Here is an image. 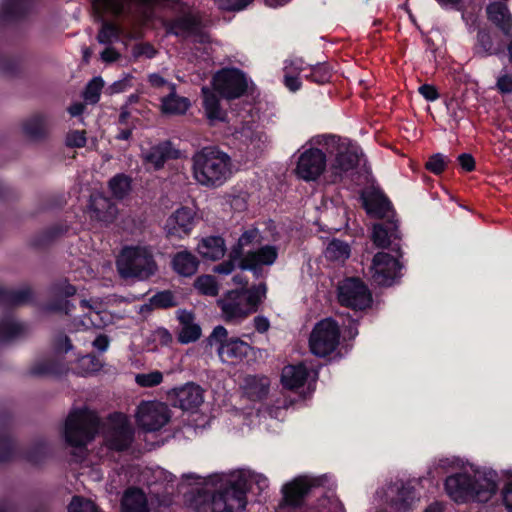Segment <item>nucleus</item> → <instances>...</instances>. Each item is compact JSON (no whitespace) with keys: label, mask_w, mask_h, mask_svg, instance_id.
<instances>
[{"label":"nucleus","mask_w":512,"mask_h":512,"mask_svg":"<svg viewBox=\"0 0 512 512\" xmlns=\"http://www.w3.org/2000/svg\"><path fill=\"white\" fill-rule=\"evenodd\" d=\"M362 205L369 216L384 219L373 225L374 244L382 249L401 252L402 234L390 199L381 190H373L362 196Z\"/></svg>","instance_id":"f257e3e1"},{"label":"nucleus","mask_w":512,"mask_h":512,"mask_svg":"<svg viewBox=\"0 0 512 512\" xmlns=\"http://www.w3.org/2000/svg\"><path fill=\"white\" fill-rule=\"evenodd\" d=\"M192 176L206 188L215 189L225 184L232 175V159L218 146H206L192 156Z\"/></svg>","instance_id":"f03ea898"},{"label":"nucleus","mask_w":512,"mask_h":512,"mask_svg":"<svg viewBox=\"0 0 512 512\" xmlns=\"http://www.w3.org/2000/svg\"><path fill=\"white\" fill-rule=\"evenodd\" d=\"M444 488L447 495L456 503H485L498 491V474L494 470H489L484 473L483 478L476 479L467 472L455 473L447 476Z\"/></svg>","instance_id":"7ed1b4c3"},{"label":"nucleus","mask_w":512,"mask_h":512,"mask_svg":"<svg viewBox=\"0 0 512 512\" xmlns=\"http://www.w3.org/2000/svg\"><path fill=\"white\" fill-rule=\"evenodd\" d=\"M310 142L322 146L329 154H335L331 164L333 183L341 181L344 174L356 169L364 156L360 145L337 135H318Z\"/></svg>","instance_id":"20e7f679"},{"label":"nucleus","mask_w":512,"mask_h":512,"mask_svg":"<svg viewBox=\"0 0 512 512\" xmlns=\"http://www.w3.org/2000/svg\"><path fill=\"white\" fill-rule=\"evenodd\" d=\"M117 271L123 279L147 280L157 271V264L146 247H125L116 261Z\"/></svg>","instance_id":"39448f33"},{"label":"nucleus","mask_w":512,"mask_h":512,"mask_svg":"<svg viewBox=\"0 0 512 512\" xmlns=\"http://www.w3.org/2000/svg\"><path fill=\"white\" fill-rule=\"evenodd\" d=\"M50 455V447L45 439L34 441L26 449L17 450L15 439L8 433L0 434V463L11 462L16 456L31 465L43 464Z\"/></svg>","instance_id":"423d86ee"},{"label":"nucleus","mask_w":512,"mask_h":512,"mask_svg":"<svg viewBox=\"0 0 512 512\" xmlns=\"http://www.w3.org/2000/svg\"><path fill=\"white\" fill-rule=\"evenodd\" d=\"M339 341L338 323L333 318H325L314 326L309 337V348L315 356L326 357L336 350Z\"/></svg>","instance_id":"0eeeda50"},{"label":"nucleus","mask_w":512,"mask_h":512,"mask_svg":"<svg viewBox=\"0 0 512 512\" xmlns=\"http://www.w3.org/2000/svg\"><path fill=\"white\" fill-rule=\"evenodd\" d=\"M209 341L218 343L217 349L218 355L222 362L229 364H236L246 358L253 350V347L247 342L237 337H228V331L224 326H216L211 335Z\"/></svg>","instance_id":"6e6552de"},{"label":"nucleus","mask_w":512,"mask_h":512,"mask_svg":"<svg viewBox=\"0 0 512 512\" xmlns=\"http://www.w3.org/2000/svg\"><path fill=\"white\" fill-rule=\"evenodd\" d=\"M396 256H392L387 252H377L372 259V281L380 287H391L397 283L402 277L401 270L403 264L400 258L403 257V251L396 252Z\"/></svg>","instance_id":"1a4fd4ad"},{"label":"nucleus","mask_w":512,"mask_h":512,"mask_svg":"<svg viewBox=\"0 0 512 512\" xmlns=\"http://www.w3.org/2000/svg\"><path fill=\"white\" fill-rule=\"evenodd\" d=\"M213 87L222 98L234 100L246 94L248 80L244 71L239 68H223L213 76Z\"/></svg>","instance_id":"9d476101"},{"label":"nucleus","mask_w":512,"mask_h":512,"mask_svg":"<svg viewBox=\"0 0 512 512\" xmlns=\"http://www.w3.org/2000/svg\"><path fill=\"white\" fill-rule=\"evenodd\" d=\"M338 302L354 311H364L373 302L368 286L358 277L346 278L338 287Z\"/></svg>","instance_id":"9b49d317"},{"label":"nucleus","mask_w":512,"mask_h":512,"mask_svg":"<svg viewBox=\"0 0 512 512\" xmlns=\"http://www.w3.org/2000/svg\"><path fill=\"white\" fill-rule=\"evenodd\" d=\"M327 152L317 147H310L298 156L295 174L306 182L316 181L326 170Z\"/></svg>","instance_id":"f8f14e48"},{"label":"nucleus","mask_w":512,"mask_h":512,"mask_svg":"<svg viewBox=\"0 0 512 512\" xmlns=\"http://www.w3.org/2000/svg\"><path fill=\"white\" fill-rule=\"evenodd\" d=\"M170 420L167 406L156 401H142L136 413L138 426L147 432L160 430Z\"/></svg>","instance_id":"ddd939ff"},{"label":"nucleus","mask_w":512,"mask_h":512,"mask_svg":"<svg viewBox=\"0 0 512 512\" xmlns=\"http://www.w3.org/2000/svg\"><path fill=\"white\" fill-rule=\"evenodd\" d=\"M64 438L66 443L75 448H82L93 439V433L86 424V412L75 409L65 421Z\"/></svg>","instance_id":"4468645a"},{"label":"nucleus","mask_w":512,"mask_h":512,"mask_svg":"<svg viewBox=\"0 0 512 512\" xmlns=\"http://www.w3.org/2000/svg\"><path fill=\"white\" fill-rule=\"evenodd\" d=\"M141 158L147 172H158L168 161L180 158V150L170 140H164L143 151Z\"/></svg>","instance_id":"2eb2a0df"},{"label":"nucleus","mask_w":512,"mask_h":512,"mask_svg":"<svg viewBox=\"0 0 512 512\" xmlns=\"http://www.w3.org/2000/svg\"><path fill=\"white\" fill-rule=\"evenodd\" d=\"M235 134L241 144L246 146V158L248 160H255L262 155L267 142V135L253 121L244 122L235 131Z\"/></svg>","instance_id":"dca6fc26"},{"label":"nucleus","mask_w":512,"mask_h":512,"mask_svg":"<svg viewBox=\"0 0 512 512\" xmlns=\"http://www.w3.org/2000/svg\"><path fill=\"white\" fill-rule=\"evenodd\" d=\"M195 226V213L189 207L182 206L166 220L165 231L168 238L183 239L189 236Z\"/></svg>","instance_id":"f3484780"},{"label":"nucleus","mask_w":512,"mask_h":512,"mask_svg":"<svg viewBox=\"0 0 512 512\" xmlns=\"http://www.w3.org/2000/svg\"><path fill=\"white\" fill-rule=\"evenodd\" d=\"M163 27L167 35L189 37L201 36L203 25L199 16L187 12L173 19L165 20Z\"/></svg>","instance_id":"a211bd4d"},{"label":"nucleus","mask_w":512,"mask_h":512,"mask_svg":"<svg viewBox=\"0 0 512 512\" xmlns=\"http://www.w3.org/2000/svg\"><path fill=\"white\" fill-rule=\"evenodd\" d=\"M171 404L183 411L197 409L203 403V390L195 383L174 388L169 393Z\"/></svg>","instance_id":"6ab92c4d"},{"label":"nucleus","mask_w":512,"mask_h":512,"mask_svg":"<svg viewBox=\"0 0 512 512\" xmlns=\"http://www.w3.org/2000/svg\"><path fill=\"white\" fill-rule=\"evenodd\" d=\"M218 306L228 323H238L252 314L236 289L228 291L225 298L218 301Z\"/></svg>","instance_id":"aec40b11"},{"label":"nucleus","mask_w":512,"mask_h":512,"mask_svg":"<svg viewBox=\"0 0 512 512\" xmlns=\"http://www.w3.org/2000/svg\"><path fill=\"white\" fill-rule=\"evenodd\" d=\"M315 484L306 477H298L282 487L283 502L290 507H301Z\"/></svg>","instance_id":"412c9836"},{"label":"nucleus","mask_w":512,"mask_h":512,"mask_svg":"<svg viewBox=\"0 0 512 512\" xmlns=\"http://www.w3.org/2000/svg\"><path fill=\"white\" fill-rule=\"evenodd\" d=\"M176 319L181 325L177 333V340L180 344H189L198 341L202 335L199 324L195 322V313L187 309H178Z\"/></svg>","instance_id":"4be33fe9"},{"label":"nucleus","mask_w":512,"mask_h":512,"mask_svg":"<svg viewBox=\"0 0 512 512\" xmlns=\"http://www.w3.org/2000/svg\"><path fill=\"white\" fill-rule=\"evenodd\" d=\"M31 9V0H2L0 4V25L8 26L24 20Z\"/></svg>","instance_id":"5701e85b"},{"label":"nucleus","mask_w":512,"mask_h":512,"mask_svg":"<svg viewBox=\"0 0 512 512\" xmlns=\"http://www.w3.org/2000/svg\"><path fill=\"white\" fill-rule=\"evenodd\" d=\"M487 19L494 24L505 36L512 30V14L508 6L500 1L491 2L486 6Z\"/></svg>","instance_id":"b1692460"},{"label":"nucleus","mask_w":512,"mask_h":512,"mask_svg":"<svg viewBox=\"0 0 512 512\" xmlns=\"http://www.w3.org/2000/svg\"><path fill=\"white\" fill-rule=\"evenodd\" d=\"M134 440V430L129 422L123 418L122 421L112 428L107 438L108 447L117 452H123L130 448Z\"/></svg>","instance_id":"393cba45"},{"label":"nucleus","mask_w":512,"mask_h":512,"mask_svg":"<svg viewBox=\"0 0 512 512\" xmlns=\"http://www.w3.org/2000/svg\"><path fill=\"white\" fill-rule=\"evenodd\" d=\"M69 230L67 222L54 223L35 234L30 240V245L35 249H45L65 236Z\"/></svg>","instance_id":"a878e982"},{"label":"nucleus","mask_w":512,"mask_h":512,"mask_svg":"<svg viewBox=\"0 0 512 512\" xmlns=\"http://www.w3.org/2000/svg\"><path fill=\"white\" fill-rule=\"evenodd\" d=\"M250 490L249 481L244 474H239L236 479L230 481L225 487L218 490L212 499L235 498L242 501L241 505H247V493Z\"/></svg>","instance_id":"bb28decb"},{"label":"nucleus","mask_w":512,"mask_h":512,"mask_svg":"<svg viewBox=\"0 0 512 512\" xmlns=\"http://www.w3.org/2000/svg\"><path fill=\"white\" fill-rule=\"evenodd\" d=\"M199 259L190 251L176 252L171 259V268L182 277H192L198 271Z\"/></svg>","instance_id":"cd10ccee"},{"label":"nucleus","mask_w":512,"mask_h":512,"mask_svg":"<svg viewBox=\"0 0 512 512\" xmlns=\"http://www.w3.org/2000/svg\"><path fill=\"white\" fill-rule=\"evenodd\" d=\"M308 376L309 371L305 364H289L282 369L281 384L285 389L295 390L306 383Z\"/></svg>","instance_id":"c85d7f7f"},{"label":"nucleus","mask_w":512,"mask_h":512,"mask_svg":"<svg viewBox=\"0 0 512 512\" xmlns=\"http://www.w3.org/2000/svg\"><path fill=\"white\" fill-rule=\"evenodd\" d=\"M472 51L473 55L480 59L487 58L492 55H498L500 53V48L495 45L492 37V31L489 27H480L477 30Z\"/></svg>","instance_id":"c756f323"},{"label":"nucleus","mask_w":512,"mask_h":512,"mask_svg":"<svg viewBox=\"0 0 512 512\" xmlns=\"http://www.w3.org/2000/svg\"><path fill=\"white\" fill-rule=\"evenodd\" d=\"M122 512H149L148 500L144 491L138 487L128 488L121 501Z\"/></svg>","instance_id":"7c9ffc66"},{"label":"nucleus","mask_w":512,"mask_h":512,"mask_svg":"<svg viewBox=\"0 0 512 512\" xmlns=\"http://www.w3.org/2000/svg\"><path fill=\"white\" fill-rule=\"evenodd\" d=\"M199 254L209 260H219L226 253L225 240L221 236H208L198 244Z\"/></svg>","instance_id":"2f4dec72"},{"label":"nucleus","mask_w":512,"mask_h":512,"mask_svg":"<svg viewBox=\"0 0 512 512\" xmlns=\"http://www.w3.org/2000/svg\"><path fill=\"white\" fill-rule=\"evenodd\" d=\"M270 381L266 376L248 375L244 379L245 393L252 401H261L269 393Z\"/></svg>","instance_id":"473e14b6"},{"label":"nucleus","mask_w":512,"mask_h":512,"mask_svg":"<svg viewBox=\"0 0 512 512\" xmlns=\"http://www.w3.org/2000/svg\"><path fill=\"white\" fill-rule=\"evenodd\" d=\"M236 291L239 292L240 297H242L251 313H255L266 298L267 285L265 283H259L250 287L238 288Z\"/></svg>","instance_id":"72a5a7b5"},{"label":"nucleus","mask_w":512,"mask_h":512,"mask_svg":"<svg viewBox=\"0 0 512 512\" xmlns=\"http://www.w3.org/2000/svg\"><path fill=\"white\" fill-rule=\"evenodd\" d=\"M33 300V291L26 287L19 290L0 287V306L12 308Z\"/></svg>","instance_id":"f704fd0d"},{"label":"nucleus","mask_w":512,"mask_h":512,"mask_svg":"<svg viewBox=\"0 0 512 512\" xmlns=\"http://www.w3.org/2000/svg\"><path fill=\"white\" fill-rule=\"evenodd\" d=\"M27 331V325L15 322L12 315H5L0 319V343L12 342L24 336Z\"/></svg>","instance_id":"c9c22d12"},{"label":"nucleus","mask_w":512,"mask_h":512,"mask_svg":"<svg viewBox=\"0 0 512 512\" xmlns=\"http://www.w3.org/2000/svg\"><path fill=\"white\" fill-rule=\"evenodd\" d=\"M417 499V490L409 483H401L396 495L391 499V507L396 512H408Z\"/></svg>","instance_id":"e433bc0d"},{"label":"nucleus","mask_w":512,"mask_h":512,"mask_svg":"<svg viewBox=\"0 0 512 512\" xmlns=\"http://www.w3.org/2000/svg\"><path fill=\"white\" fill-rule=\"evenodd\" d=\"M171 92L162 98V111L169 115H182L190 107V101L186 97L178 96L174 84H171Z\"/></svg>","instance_id":"4c0bfd02"},{"label":"nucleus","mask_w":512,"mask_h":512,"mask_svg":"<svg viewBox=\"0 0 512 512\" xmlns=\"http://www.w3.org/2000/svg\"><path fill=\"white\" fill-rule=\"evenodd\" d=\"M179 305L178 299L175 295V293L171 290H162L156 292L154 295H152L148 303H145L142 306V311H153L156 309H170L177 307Z\"/></svg>","instance_id":"58836bf2"},{"label":"nucleus","mask_w":512,"mask_h":512,"mask_svg":"<svg viewBox=\"0 0 512 512\" xmlns=\"http://www.w3.org/2000/svg\"><path fill=\"white\" fill-rule=\"evenodd\" d=\"M133 179L125 173H117L108 181V189L115 200L121 201L132 191Z\"/></svg>","instance_id":"ea45409f"},{"label":"nucleus","mask_w":512,"mask_h":512,"mask_svg":"<svg viewBox=\"0 0 512 512\" xmlns=\"http://www.w3.org/2000/svg\"><path fill=\"white\" fill-rule=\"evenodd\" d=\"M46 116L35 114L23 122L22 128L26 136L33 140H42L47 137Z\"/></svg>","instance_id":"a19ab883"},{"label":"nucleus","mask_w":512,"mask_h":512,"mask_svg":"<svg viewBox=\"0 0 512 512\" xmlns=\"http://www.w3.org/2000/svg\"><path fill=\"white\" fill-rule=\"evenodd\" d=\"M97 20L101 21V27L97 34V41L100 44L110 45L113 41L118 40L121 35V28L118 24L105 19V14L99 16L94 10Z\"/></svg>","instance_id":"79ce46f5"},{"label":"nucleus","mask_w":512,"mask_h":512,"mask_svg":"<svg viewBox=\"0 0 512 512\" xmlns=\"http://www.w3.org/2000/svg\"><path fill=\"white\" fill-rule=\"evenodd\" d=\"M203 108L210 121H225L227 113L222 109L218 97L204 90Z\"/></svg>","instance_id":"37998d69"},{"label":"nucleus","mask_w":512,"mask_h":512,"mask_svg":"<svg viewBox=\"0 0 512 512\" xmlns=\"http://www.w3.org/2000/svg\"><path fill=\"white\" fill-rule=\"evenodd\" d=\"M333 70L328 62H320L309 67V73L304 78L318 85H324L331 81Z\"/></svg>","instance_id":"c03bdc74"},{"label":"nucleus","mask_w":512,"mask_h":512,"mask_svg":"<svg viewBox=\"0 0 512 512\" xmlns=\"http://www.w3.org/2000/svg\"><path fill=\"white\" fill-rule=\"evenodd\" d=\"M350 246L339 239H333L325 249V257L330 261H345L350 256Z\"/></svg>","instance_id":"a18cd8bd"},{"label":"nucleus","mask_w":512,"mask_h":512,"mask_svg":"<svg viewBox=\"0 0 512 512\" xmlns=\"http://www.w3.org/2000/svg\"><path fill=\"white\" fill-rule=\"evenodd\" d=\"M193 286L199 294L204 296L215 297L219 293V284L216 278L210 274H202L198 276L195 279Z\"/></svg>","instance_id":"49530a36"},{"label":"nucleus","mask_w":512,"mask_h":512,"mask_svg":"<svg viewBox=\"0 0 512 512\" xmlns=\"http://www.w3.org/2000/svg\"><path fill=\"white\" fill-rule=\"evenodd\" d=\"M76 292V287L70 284L66 278L57 279L48 287V293L52 298L68 299L74 296Z\"/></svg>","instance_id":"de8ad7c7"},{"label":"nucleus","mask_w":512,"mask_h":512,"mask_svg":"<svg viewBox=\"0 0 512 512\" xmlns=\"http://www.w3.org/2000/svg\"><path fill=\"white\" fill-rule=\"evenodd\" d=\"M22 72L20 56L0 55V73L7 77H18Z\"/></svg>","instance_id":"09e8293b"},{"label":"nucleus","mask_w":512,"mask_h":512,"mask_svg":"<svg viewBox=\"0 0 512 512\" xmlns=\"http://www.w3.org/2000/svg\"><path fill=\"white\" fill-rule=\"evenodd\" d=\"M62 371L63 365L59 361L49 359L35 363L30 369V374L33 376L60 375Z\"/></svg>","instance_id":"8fccbe9b"},{"label":"nucleus","mask_w":512,"mask_h":512,"mask_svg":"<svg viewBox=\"0 0 512 512\" xmlns=\"http://www.w3.org/2000/svg\"><path fill=\"white\" fill-rule=\"evenodd\" d=\"M259 236L257 228L245 230L238 238L237 242L231 247L233 250V257L240 258L243 256V251L246 246L253 244Z\"/></svg>","instance_id":"3c124183"},{"label":"nucleus","mask_w":512,"mask_h":512,"mask_svg":"<svg viewBox=\"0 0 512 512\" xmlns=\"http://www.w3.org/2000/svg\"><path fill=\"white\" fill-rule=\"evenodd\" d=\"M104 80L100 76L93 77L86 85L83 97L90 104H96L100 100Z\"/></svg>","instance_id":"603ef678"},{"label":"nucleus","mask_w":512,"mask_h":512,"mask_svg":"<svg viewBox=\"0 0 512 512\" xmlns=\"http://www.w3.org/2000/svg\"><path fill=\"white\" fill-rule=\"evenodd\" d=\"M235 498L212 499V512H242L247 505Z\"/></svg>","instance_id":"864d4df0"},{"label":"nucleus","mask_w":512,"mask_h":512,"mask_svg":"<svg viewBox=\"0 0 512 512\" xmlns=\"http://www.w3.org/2000/svg\"><path fill=\"white\" fill-rule=\"evenodd\" d=\"M450 163V159L442 153H435L431 155L425 163V168L435 174H442Z\"/></svg>","instance_id":"5fc2aeb1"},{"label":"nucleus","mask_w":512,"mask_h":512,"mask_svg":"<svg viewBox=\"0 0 512 512\" xmlns=\"http://www.w3.org/2000/svg\"><path fill=\"white\" fill-rule=\"evenodd\" d=\"M68 512H100V510L92 500L74 496L68 505Z\"/></svg>","instance_id":"6e6d98bb"},{"label":"nucleus","mask_w":512,"mask_h":512,"mask_svg":"<svg viewBox=\"0 0 512 512\" xmlns=\"http://www.w3.org/2000/svg\"><path fill=\"white\" fill-rule=\"evenodd\" d=\"M260 265L270 266L275 263L278 257L277 248L273 245H264L255 250Z\"/></svg>","instance_id":"4d7b16f0"},{"label":"nucleus","mask_w":512,"mask_h":512,"mask_svg":"<svg viewBox=\"0 0 512 512\" xmlns=\"http://www.w3.org/2000/svg\"><path fill=\"white\" fill-rule=\"evenodd\" d=\"M136 383L141 387H154L163 381V374L156 370L149 373H140L135 377Z\"/></svg>","instance_id":"13d9d810"},{"label":"nucleus","mask_w":512,"mask_h":512,"mask_svg":"<svg viewBox=\"0 0 512 512\" xmlns=\"http://www.w3.org/2000/svg\"><path fill=\"white\" fill-rule=\"evenodd\" d=\"M238 259L237 257H233V250L230 249L228 259L222 261L221 263L215 265L213 267V272L222 275L231 274L236 267H238Z\"/></svg>","instance_id":"bf43d9fd"},{"label":"nucleus","mask_w":512,"mask_h":512,"mask_svg":"<svg viewBox=\"0 0 512 512\" xmlns=\"http://www.w3.org/2000/svg\"><path fill=\"white\" fill-rule=\"evenodd\" d=\"M254 0H217L219 9L238 12L246 9Z\"/></svg>","instance_id":"052dcab7"},{"label":"nucleus","mask_w":512,"mask_h":512,"mask_svg":"<svg viewBox=\"0 0 512 512\" xmlns=\"http://www.w3.org/2000/svg\"><path fill=\"white\" fill-rule=\"evenodd\" d=\"M259 265L260 263L258 261L255 250L248 251L247 253L243 252V256L238 259V268H240L242 271L254 269V267Z\"/></svg>","instance_id":"680f3d73"},{"label":"nucleus","mask_w":512,"mask_h":512,"mask_svg":"<svg viewBox=\"0 0 512 512\" xmlns=\"http://www.w3.org/2000/svg\"><path fill=\"white\" fill-rule=\"evenodd\" d=\"M47 308L53 312H64L65 314H70L75 307L68 299L52 298L48 303Z\"/></svg>","instance_id":"e2e57ef3"},{"label":"nucleus","mask_w":512,"mask_h":512,"mask_svg":"<svg viewBox=\"0 0 512 512\" xmlns=\"http://www.w3.org/2000/svg\"><path fill=\"white\" fill-rule=\"evenodd\" d=\"M80 366L85 370L86 373L98 372L102 364L97 356L88 354L83 356L79 361Z\"/></svg>","instance_id":"0e129e2a"},{"label":"nucleus","mask_w":512,"mask_h":512,"mask_svg":"<svg viewBox=\"0 0 512 512\" xmlns=\"http://www.w3.org/2000/svg\"><path fill=\"white\" fill-rule=\"evenodd\" d=\"M87 138L86 132L84 130H74L68 133L66 138V144L68 147L72 148H82L86 145Z\"/></svg>","instance_id":"69168bd1"},{"label":"nucleus","mask_w":512,"mask_h":512,"mask_svg":"<svg viewBox=\"0 0 512 512\" xmlns=\"http://www.w3.org/2000/svg\"><path fill=\"white\" fill-rule=\"evenodd\" d=\"M73 348L72 342L67 335L59 334L54 338L53 349L56 353H67Z\"/></svg>","instance_id":"338daca9"},{"label":"nucleus","mask_w":512,"mask_h":512,"mask_svg":"<svg viewBox=\"0 0 512 512\" xmlns=\"http://www.w3.org/2000/svg\"><path fill=\"white\" fill-rule=\"evenodd\" d=\"M154 340L161 346H170L173 343V336L171 332L165 327H157L153 331Z\"/></svg>","instance_id":"774afa93"}]
</instances>
